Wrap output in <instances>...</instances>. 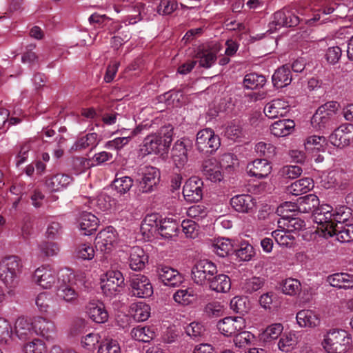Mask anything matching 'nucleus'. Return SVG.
<instances>
[{
    "label": "nucleus",
    "instance_id": "nucleus-1",
    "mask_svg": "<svg viewBox=\"0 0 353 353\" xmlns=\"http://www.w3.org/2000/svg\"><path fill=\"white\" fill-rule=\"evenodd\" d=\"M350 211V209L344 207L334 210L329 205L320 206L314 214V222L318 224V230L322 236L325 239L330 238L337 225H345V221L349 219Z\"/></svg>",
    "mask_w": 353,
    "mask_h": 353
},
{
    "label": "nucleus",
    "instance_id": "nucleus-2",
    "mask_svg": "<svg viewBox=\"0 0 353 353\" xmlns=\"http://www.w3.org/2000/svg\"><path fill=\"white\" fill-rule=\"evenodd\" d=\"M21 268V261L17 256L5 257L0 262V279L10 294H13L19 285Z\"/></svg>",
    "mask_w": 353,
    "mask_h": 353
},
{
    "label": "nucleus",
    "instance_id": "nucleus-3",
    "mask_svg": "<svg viewBox=\"0 0 353 353\" xmlns=\"http://www.w3.org/2000/svg\"><path fill=\"white\" fill-rule=\"evenodd\" d=\"M338 103L335 101L327 102L320 106L311 119L314 128L323 130L332 128L336 124V111Z\"/></svg>",
    "mask_w": 353,
    "mask_h": 353
},
{
    "label": "nucleus",
    "instance_id": "nucleus-4",
    "mask_svg": "<svg viewBox=\"0 0 353 353\" xmlns=\"http://www.w3.org/2000/svg\"><path fill=\"white\" fill-rule=\"evenodd\" d=\"M352 339L343 330L333 329L325 336L323 345L327 353L346 352Z\"/></svg>",
    "mask_w": 353,
    "mask_h": 353
},
{
    "label": "nucleus",
    "instance_id": "nucleus-5",
    "mask_svg": "<svg viewBox=\"0 0 353 353\" xmlns=\"http://www.w3.org/2000/svg\"><path fill=\"white\" fill-rule=\"evenodd\" d=\"M74 276L70 270H62L59 274V279H61V282L56 285L57 296L61 299L70 303H76L79 296V294L72 282Z\"/></svg>",
    "mask_w": 353,
    "mask_h": 353
},
{
    "label": "nucleus",
    "instance_id": "nucleus-6",
    "mask_svg": "<svg viewBox=\"0 0 353 353\" xmlns=\"http://www.w3.org/2000/svg\"><path fill=\"white\" fill-rule=\"evenodd\" d=\"M217 272L216 265L214 263L208 260H201L192 268V277L195 283L204 285Z\"/></svg>",
    "mask_w": 353,
    "mask_h": 353
},
{
    "label": "nucleus",
    "instance_id": "nucleus-7",
    "mask_svg": "<svg viewBox=\"0 0 353 353\" xmlns=\"http://www.w3.org/2000/svg\"><path fill=\"white\" fill-rule=\"evenodd\" d=\"M220 145L219 136L210 128L203 129L196 134V145L199 152L212 154L220 147Z\"/></svg>",
    "mask_w": 353,
    "mask_h": 353
},
{
    "label": "nucleus",
    "instance_id": "nucleus-8",
    "mask_svg": "<svg viewBox=\"0 0 353 353\" xmlns=\"http://www.w3.org/2000/svg\"><path fill=\"white\" fill-rule=\"evenodd\" d=\"M299 23V17L295 12L288 8H283L272 16L269 23L270 30L274 31L282 27H294Z\"/></svg>",
    "mask_w": 353,
    "mask_h": 353
},
{
    "label": "nucleus",
    "instance_id": "nucleus-9",
    "mask_svg": "<svg viewBox=\"0 0 353 353\" xmlns=\"http://www.w3.org/2000/svg\"><path fill=\"white\" fill-rule=\"evenodd\" d=\"M59 274L60 272L58 274L55 270L50 265H42L35 270L33 280L41 288L50 289L61 282Z\"/></svg>",
    "mask_w": 353,
    "mask_h": 353
},
{
    "label": "nucleus",
    "instance_id": "nucleus-10",
    "mask_svg": "<svg viewBox=\"0 0 353 353\" xmlns=\"http://www.w3.org/2000/svg\"><path fill=\"white\" fill-rule=\"evenodd\" d=\"M141 176L137 179L139 192L142 193L152 192L160 179L159 170L152 166H145L141 169Z\"/></svg>",
    "mask_w": 353,
    "mask_h": 353
},
{
    "label": "nucleus",
    "instance_id": "nucleus-11",
    "mask_svg": "<svg viewBox=\"0 0 353 353\" xmlns=\"http://www.w3.org/2000/svg\"><path fill=\"white\" fill-rule=\"evenodd\" d=\"M123 284L124 277L120 271H109L102 280L101 290L105 296L111 297L121 292Z\"/></svg>",
    "mask_w": 353,
    "mask_h": 353
},
{
    "label": "nucleus",
    "instance_id": "nucleus-12",
    "mask_svg": "<svg viewBox=\"0 0 353 353\" xmlns=\"http://www.w3.org/2000/svg\"><path fill=\"white\" fill-rule=\"evenodd\" d=\"M132 294L139 298H148L153 294V288L149 279L145 275L134 274L130 279Z\"/></svg>",
    "mask_w": 353,
    "mask_h": 353
},
{
    "label": "nucleus",
    "instance_id": "nucleus-13",
    "mask_svg": "<svg viewBox=\"0 0 353 353\" xmlns=\"http://www.w3.org/2000/svg\"><path fill=\"white\" fill-rule=\"evenodd\" d=\"M35 305L41 313L48 315L50 318H56L61 311L54 296L48 292L39 293L35 298Z\"/></svg>",
    "mask_w": 353,
    "mask_h": 353
},
{
    "label": "nucleus",
    "instance_id": "nucleus-14",
    "mask_svg": "<svg viewBox=\"0 0 353 353\" xmlns=\"http://www.w3.org/2000/svg\"><path fill=\"white\" fill-rule=\"evenodd\" d=\"M332 145L338 148H344L353 141V125L343 124L336 128L329 137Z\"/></svg>",
    "mask_w": 353,
    "mask_h": 353
},
{
    "label": "nucleus",
    "instance_id": "nucleus-15",
    "mask_svg": "<svg viewBox=\"0 0 353 353\" xmlns=\"http://www.w3.org/2000/svg\"><path fill=\"white\" fill-rule=\"evenodd\" d=\"M245 327V321L241 316L226 317L219 321L217 328L224 336L235 335Z\"/></svg>",
    "mask_w": 353,
    "mask_h": 353
},
{
    "label": "nucleus",
    "instance_id": "nucleus-16",
    "mask_svg": "<svg viewBox=\"0 0 353 353\" xmlns=\"http://www.w3.org/2000/svg\"><path fill=\"white\" fill-rule=\"evenodd\" d=\"M203 183L198 177L190 178L183 185V194L188 202H197L203 197Z\"/></svg>",
    "mask_w": 353,
    "mask_h": 353
},
{
    "label": "nucleus",
    "instance_id": "nucleus-17",
    "mask_svg": "<svg viewBox=\"0 0 353 353\" xmlns=\"http://www.w3.org/2000/svg\"><path fill=\"white\" fill-rule=\"evenodd\" d=\"M117 234L113 228H107L99 232L95 239V246L101 252H109L117 243Z\"/></svg>",
    "mask_w": 353,
    "mask_h": 353
},
{
    "label": "nucleus",
    "instance_id": "nucleus-18",
    "mask_svg": "<svg viewBox=\"0 0 353 353\" xmlns=\"http://www.w3.org/2000/svg\"><path fill=\"white\" fill-rule=\"evenodd\" d=\"M34 332L47 340L54 339L56 326L52 321L43 316H36L33 319Z\"/></svg>",
    "mask_w": 353,
    "mask_h": 353
},
{
    "label": "nucleus",
    "instance_id": "nucleus-19",
    "mask_svg": "<svg viewBox=\"0 0 353 353\" xmlns=\"http://www.w3.org/2000/svg\"><path fill=\"white\" fill-rule=\"evenodd\" d=\"M191 145L188 140L176 141L172 149L171 155L174 165L179 168H183L188 162V151Z\"/></svg>",
    "mask_w": 353,
    "mask_h": 353
},
{
    "label": "nucleus",
    "instance_id": "nucleus-20",
    "mask_svg": "<svg viewBox=\"0 0 353 353\" xmlns=\"http://www.w3.org/2000/svg\"><path fill=\"white\" fill-rule=\"evenodd\" d=\"M290 110V106L288 101L281 99H275L265 105L263 112L267 117L273 119L285 117Z\"/></svg>",
    "mask_w": 353,
    "mask_h": 353
},
{
    "label": "nucleus",
    "instance_id": "nucleus-21",
    "mask_svg": "<svg viewBox=\"0 0 353 353\" xmlns=\"http://www.w3.org/2000/svg\"><path fill=\"white\" fill-rule=\"evenodd\" d=\"M256 200L250 194H238L230 199V205L240 213H252L256 209Z\"/></svg>",
    "mask_w": 353,
    "mask_h": 353
},
{
    "label": "nucleus",
    "instance_id": "nucleus-22",
    "mask_svg": "<svg viewBox=\"0 0 353 353\" xmlns=\"http://www.w3.org/2000/svg\"><path fill=\"white\" fill-rule=\"evenodd\" d=\"M248 172L252 176L264 179L271 172L272 166L266 159H256L248 165Z\"/></svg>",
    "mask_w": 353,
    "mask_h": 353
},
{
    "label": "nucleus",
    "instance_id": "nucleus-23",
    "mask_svg": "<svg viewBox=\"0 0 353 353\" xmlns=\"http://www.w3.org/2000/svg\"><path fill=\"white\" fill-rule=\"evenodd\" d=\"M202 172L204 176L212 182H219L223 178L221 165L214 159H208L203 162Z\"/></svg>",
    "mask_w": 353,
    "mask_h": 353
},
{
    "label": "nucleus",
    "instance_id": "nucleus-24",
    "mask_svg": "<svg viewBox=\"0 0 353 353\" xmlns=\"http://www.w3.org/2000/svg\"><path fill=\"white\" fill-rule=\"evenodd\" d=\"M199 66L208 69L211 68L217 59L216 51L205 46H200L195 54Z\"/></svg>",
    "mask_w": 353,
    "mask_h": 353
},
{
    "label": "nucleus",
    "instance_id": "nucleus-25",
    "mask_svg": "<svg viewBox=\"0 0 353 353\" xmlns=\"http://www.w3.org/2000/svg\"><path fill=\"white\" fill-rule=\"evenodd\" d=\"M129 265L135 271L141 270L148 262V256L143 248L139 246L131 248L129 251Z\"/></svg>",
    "mask_w": 353,
    "mask_h": 353
},
{
    "label": "nucleus",
    "instance_id": "nucleus-26",
    "mask_svg": "<svg viewBox=\"0 0 353 353\" xmlns=\"http://www.w3.org/2000/svg\"><path fill=\"white\" fill-rule=\"evenodd\" d=\"M297 212L299 213H310L314 212L313 216L316 211L320 208L319 199L317 196L313 194H307L304 196L299 198L296 202Z\"/></svg>",
    "mask_w": 353,
    "mask_h": 353
},
{
    "label": "nucleus",
    "instance_id": "nucleus-27",
    "mask_svg": "<svg viewBox=\"0 0 353 353\" xmlns=\"http://www.w3.org/2000/svg\"><path fill=\"white\" fill-rule=\"evenodd\" d=\"M141 150L147 154H159L167 151L163 144L162 137L158 134L147 136L144 139Z\"/></svg>",
    "mask_w": 353,
    "mask_h": 353
},
{
    "label": "nucleus",
    "instance_id": "nucleus-28",
    "mask_svg": "<svg viewBox=\"0 0 353 353\" xmlns=\"http://www.w3.org/2000/svg\"><path fill=\"white\" fill-rule=\"evenodd\" d=\"M87 313L90 319L97 323H103L108 321V313L103 303L91 301L87 307Z\"/></svg>",
    "mask_w": 353,
    "mask_h": 353
},
{
    "label": "nucleus",
    "instance_id": "nucleus-29",
    "mask_svg": "<svg viewBox=\"0 0 353 353\" xmlns=\"http://www.w3.org/2000/svg\"><path fill=\"white\" fill-rule=\"evenodd\" d=\"M159 279L165 285L170 287L179 286L183 281V277L179 272L169 267H162L158 270Z\"/></svg>",
    "mask_w": 353,
    "mask_h": 353
},
{
    "label": "nucleus",
    "instance_id": "nucleus-30",
    "mask_svg": "<svg viewBox=\"0 0 353 353\" xmlns=\"http://www.w3.org/2000/svg\"><path fill=\"white\" fill-rule=\"evenodd\" d=\"M72 181V177L66 174L59 173L46 177V185L52 192H57L66 188Z\"/></svg>",
    "mask_w": 353,
    "mask_h": 353
},
{
    "label": "nucleus",
    "instance_id": "nucleus-31",
    "mask_svg": "<svg viewBox=\"0 0 353 353\" xmlns=\"http://www.w3.org/2000/svg\"><path fill=\"white\" fill-rule=\"evenodd\" d=\"M98 218L91 212H83L79 219V229L84 235H91L97 228Z\"/></svg>",
    "mask_w": 353,
    "mask_h": 353
},
{
    "label": "nucleus",
    "instance_id": "nucleus-32",
    "mask_svg": "<svg viewBox=\"0 0 353 353\" xmlns=\"http://www.w3.org/2000/svg\"><path fill=\"white\" fill-rule=\"evenodd\" d=\"M327 281L331 286L339 289L353 288V274L345 272L335 273L327 276Z\"/></svg>",
    "mask_w": 353,
    "mask_h": 353
},
{
    "label": "nucleus",
    "instance_id": "nucleus-33",
    "mask_svg": "<svg viewBox=\"0 0 353 353\" xmlns=\"http://www.w3.org/2000/svg\"><path fill=\"white\" fill-rule=\"evenodd\" d=\"M33 321L30 322L28 319L20 317L14 324V333L19 339L25 341L33 336L34 332Z\"/></svg>",
    "mask_w": 353,
    "mask_h": 353
},
{
    "label": "nucleus",
    "instance_id": "nucleus-34",
    "mask_svg": "<svg viewBox=\"0 0 353 353\" xmlns=\"http://www.w3.org/2000/svg\"><path fill=\"white\" fill-rule=\"evenodd\" d=\"M209 288L216 292L225 293L231 288L230 277L224 274H214L207 283Z\"/></svg>",
    "mask_w": 353,
    "mask_h": 353
},
{
    "label": "nucleus",
    "instance_id": "nucleus-35",
    "mask_svg": "<svg viewBox=\"0 0 353 353\" xmlns=\"http://www.w3.org/2000/svg\"><path fill=\"white\" fill-rule=\"evenodd\" d=\"M101 141V138L95 132L88 133L77 139L72 149L74 150H83L88 148H95Z\"/></svg>",
    "mask_w": 353,
    "mask_h": 353
},
{
    "label": "nucleus",
    "instance_id": "nucleus-36",
    "mask_svg": "<svg viewBox=\"0 0 353 353\" xmlns=\"http://www.w3.org/2000/svg\"><path fill=\"white\" fill-rule=\"evenodd\" d=\"M292 81L290 66L284 65L278 68L272 75V83L277 88H282L288 85Z\"/></svg>",
    "mask_w": 353,
    "mask_h": 353
},
{
    "label": "nucleus",
    "instance_id": "nucleus-37",
    "mask_svg": "<svg viewBox=\"0 0 353 353\" xmlns=\"http://www.w3.org/2000/svg\"><path fill=\"white\" fill-rule=\"evenodd\" d=\"M314 187V182L311 178L306 177L299 179L287 188L289 194L298 196L307 193Z\"/></svg>",
    "mask_w": 353,
    "mask_h": 353
},
{
    "label": "nucleus",
    "instance_id": "nucleus-38",
    "mask_svg": "<svg viewBox=\"0 0 353 353\" xmlns=\"http://www.w3.org/2000/svg\"><path fill=\"white\" fill-rule=\"evenodd\" d=\"M296 321L301 327H314L319 325L320 319L311 310H301L296 314Z\"/></svg>",
    "mask_w": 353,
    "mask_h": 353
},
{
    "label": "nucleus",
    "instance_id": "nucleus-39",
    "mask_svg": "<svg viewBox=\"0 0 353 353\" xmlns=\"http://www.w3.org/2000/svg\"><path fill=\"white\" fill-rule=\"evenodd\" d=\"M294 122L290 119L279 120L270 127L271 133L275 137H285L291 133Z\"/></svg>",
    "mask_w": 353,
    "mask_h": 353
},
{
    "label": "nucleus",
    "instance_id": "nucleus-40",
    "mask_svg": "<svg viewBox=\"0 0 353 353\" xmlns=\"http://www.w3.org/2000/svg\"><path fill=\"white\" fill-rule=\"evenodd\" d=\"M334 234L331 237L336 236V239L341 243H348L353 241V224L336 225Z\"/></svg>",
    "mask_w": 353,
    "mask_h": 353
},
{
    "label": "nucleus",
    "instance_id": "nucleus-41",
    "mask_svg": "<svg viewBox=\"0 0 353 353\" xmlns=\"http://www.w3.org/2000/svg\"><path fill=\"white\" fill-rule=\"evenodd\" d=\"M131 314L137 321H146L150 315V307L149 305L138 302L130 306Z\"/></svg>",
    "mask_w": 353,
    "mask_h": 353
},
{
    "label": "nucleus",
    "instance_id": "nucleus-42",
    "mask_svg": "<svg viewBox=\"0 0 353 353\" xmlns=\"http://www.w3.org/2000/svg\"><path fill=\"white\" fill-rule=\"evenodd\" d=\"M272 236L281 246L291 248L294 244V236L283 228L273 231Z\"/></svg>",
    "mask_w": 353,
    "mask_h": 353
},
{
    "label": "nucleus",
    "instance_id": "nucleus-43",
    "mask_svg": "<svg viewBox=\"0 0 353 353\" xmlns=\"http://www.w3.org/2000/svg\"><path fill=\"white\" fill-rule=\"evenodd\" d=\"M278 223L279 228L286 230L291 234L296 231H300L305 226L304 221L299 218L292 216L279 220Z\"/></svg>",
    "mask_w": 353,
    "mask_h": 353
},
{
    "label": "nucleus",
    "instance_id": "nucleus-44",
    "mask_svg": "<svg viewBox=\"0 0 353 353\" xmlns=\"http://www.w3.org/2000/svg\"><path fill=\"white\" fill-rule=\"evenodd\" d=\"M266 79L263 75L250 73L245 76L243 85L246 89L255 90L263 88Z\"/></svg>",
    "mask_w": 353,
    "mask_h": 353
},
{
    "label": "nucleus",
    "instance_id": "nucleus-45",
    "mask_svg": "<svg viewBox=\"0 0 353 353\" xmlns=\"http://www.w3.org/2000/svg\"><path fill=\"white\" fill-rule=\"evenodd\" d=\"M112 185L121 194L128 192L133 185V179L128 176H122L119 173L113 181Z\"/></svg>",
    "mask_w": 353,
    "mask_h": 353
},
{
    "label": "nucleus",
    "instance_id": "nucleus-46",
    "mask_svg": "<svg viewBox=\"0 0 353 353\" xmlns=\"http://www.w3.org/2000/svg\"><path fill=\"white\" fill-rule=\"evenodd\" d=\"M131 336L137 341L146 343L154 337L155 333L150 327L138 326L132 330Z\"/></svg>",
    "mask_w": 353,
    "mask_h": 353
},
{
    "label": "nucleus",
    "instance_id": "nucleus-47",
    "mask_svg": "<svg viewBox=\"0 0 353 353\" xmlns=\"http://www.w3.org/2000/svg\"><path fill=\"white\" fill-rule=\"evenodd\" d=\"M159 216L158 214H148L143 220L141 225V230L143 234L157 230L159 225Z\"/></svg>",
    "mask_w": 353,
    "mask_h": 353
},
{
    "label": "nucleus",
    "instance_id": "nucleus-48",
    "mask_svg": "<svg viewBox=\"0 0 353 353\" xmlns=\"http://www.w3.org/2000/svg\"><path fill=\"white\" fill-rule=\"evenodd\" d=\"M264 284L262 278L253 276L247 279L241 283V289L248 294H252L261 289Z\"/></svg>",
    "mask_w": 353,
    "mask_h": 353
},
{
    "label": "nucleus",
    "instance_id": "nucleus-49",
    "mask_svg": "<svg viewBox=\"0 0 353 353\" xmlns=\"http://www.w3.org/2000/svg\"><path fill=\"white\" fill-rule=\"evenodd\" d=\"M230 308L241 315L246 314L249 309V302L245 297L235 296L230 301Z\"/></svg>",
    "mask_w": 353,
    "mask_h": 353
},
{
    "label": "nucleus",
    "instance_id": "nucleus-50",
    "mask_svg": "<svg viewBox=\"0 0 353 353\" xmlns=\"http://www.w3.org/2000/svg\"><path fill=\"white\" fill-rule=\"evenodd\" d=\"M283 326L281 323H273L266 327L262 334V337L265 341H271L276 339L282 333Z\"/></svg>",
    "mask_w": 353,
    "mask_h": 353
},
{
    "label": "nucleus",
    "instance_id": "nucleus-51",
    "mask_svg": "<svg viewBox=\"0 0 353 353\" xmlns=\"http://www.w3.org/2000/svg\"><path fill=\"white\" fill-rule=\"evenodd\" d=\"M296 344L295 335L292 333L283 334L278 343L279 349L283 352H288L292 350Z\"/></svg>",
    "mask_w": 353,
    "mask_h": 353
},
{
    "label": "nucleus",
    "instance_id": "nucleus-52",
    "mask_svg": "<svg viewBox=\"0 0 353 353\" xmlns=\"http://www.w3.org/2000/svg\"><path fill=\"white\" fill-rule=\"evenodd\" d=\"M12 335L11 324L6 319L0 318V344H8Z\"/></svg>",
    "mask_w": 353,
    "mask_h": 353
},
{
    "label": "nucleus",
    "instance_id": "nucleus-53",
    "mask_svg": "<svg viewBox=\"0 0 353 353\" xmlns=\"http://www.w3.org/2000/svg\"><path fill=\"white\" fill-rule=\"evenodd\" d=\"M184 329L186 334L194 341H199L205 331L203 326L198 322H192Z\"/></svg>",
    "mask_w": 353,
    "mask_h": 353
},
{
    "label": "nucleus",
    "instance_id": "nucleus-54",
    "mask_svg": "<svg viewBox=\"0 0 353 353\" xmlns=\"http://www.w3.org/2000/svg\"><path fill=\"white\" fill-rule=\"evenodd\" d=\"M282 291L288 295H295L301 291V283L297 279L288 278L283 283Z\"/></svg>",
    "mask_w": 353,
    "mask_h": 353
},
{
    "label": "nucleus",
    "instance_id": "nucleus-55",
    "mask_svg": "<svg viewBox=\"0 0 353 353\" xmlns=\"http://www.w3.org/2000/svg\"><path fill=\"white\" fill-rule=\"evenodd\" d=\"M157 231L163 238L169 239L175 234L176 232V225L173 221H160Z\"/></svg>",
    "mask_w": 353,
    "mask_h": 353
},
{
    "label": "nucleus",
    "instance_id": "nucleus-56",
    "mask_svg": "<svg viewBox=\"0 0 353 353\" xmlns=\"http://www.w3.org/2000/svg\"><path fill=\"white\" fill-rule=\"evenodd\" d=\"M75 254L78 259L91 260L94 256V250L90 244L83 243L77 246Z\"/></svg>",
    "mask_w": 353,
    "mask_h": 353
},
{
    "label": "nucleus",
    "instance_id": "nucleus-57",
    "mask_svg": "<svg viewBox=\"0 0 353 353\" xmlns=\"http://www.w3.org/2000/svg\"><path fill=\"white\" fill-rule=\"evenodd\" d=\"M232 242L228 239H221L218 240L214 245L215 252L221 256L225 257L233 250Z\"/></svg>",
    "mask_w": 353,
    "mask_h": 353
},
{
    "label": "nucleus",
    "instance_id": "nucleus-58",
    "mask_svg": "<svg viewBox=\"0 0 353 353\" xmlns=\"http://www.w3.org/2000/svg\"><path fill=\"white\" fill-rule=\"evenodd\" d=\"M253 247L248 243H243L240 248L235 250V254L239 261H248L254 256Z\"/></svg>",
    "mask_w": 353,
    "mask_h": 353
},
{
    "label": "nucleus",
    "instance_id": "nucleus-59",
    "mask_svg": "<svg viewBox=\"0 0 353 353\" xmlns=\"http://www.w3.org/2000/svg\"><path fill=\"white\" fill-rule=\"evenodd\" d=\"M99 353H121V348L116 340L105 339L100 345Z\"/></svg>",
    "mask_w": 353,
    "mask_h": 353
},
{
    "label": "nucleus",
    "instance_id": "nucleus-60",
    "mask_svg": "<svg viewBox=\"0 0 353 353\" xmlns=\"http://www.w3.org/2000/svg\"><path fill=\"white\" fill-rule=\"evenodd\" d=\"M303 172L302 168L299 165H285L279 171L281 176L285 179H294L299 177Z\"/></svg>",
    "mask_w": 353,
    "mask_h": 353
},
{
    "label": "nucleus",
    "instance_id": "nucleus-61",
    "mask_svg": "<svg viewBox=\"0 0 353 353\" xmlns=\"http://www.w3.org/2000/svg\"><path fill=\"white\" fill-rule=\"evenodd\" d=\"M46 350L44 343L40 339H34L23 346L24 353H43Z\"/></svg>",
    "mask_w": 353,
    "mask_h": 353
},
{
    "label": "nucleus",
    "instance_id": "nucleus-62",
    "mask_svg": "<svg viewBox=\"0 0 353 353\" xmlns=\"http://www.w3.org/2000/svg\"><path fill=\"white\" fill-rule=\"evenodd\" d=\"M297 211V208L295 203L286 201L281 203L276 209V213L281 216L279 220L283 219H288L291 216L289 213Z\"/></svg>",
    "mask_w": 353,
    "mask_h": 353
},
{
    "label": "nucleus",
    "instance_id": "nucleus-63",
    "mask_svg": "<svg viewBox=\"0 0 353 353\" xmlns=\"http://www.w3.org/2000/svg\"><path fill=\"white\" fill-rule=\"evenodd\" d=\"M193 298L192 290L190 291L188 290H179L173 295L174 300L182 305H188L192 302Z\"/></svg>",
    "mask_w": 353,
    "mask_h": 353
},
{
    "label": "nucleus",
    "instance_id": "nucleus-64",
    "mask_svg": "<svg viewBox=\"0 0 353 353\" xmlns=\"http://www.w3.org/2000/svg\"><path fill=\"white\" fill-rule=\"evenodd\" d=\"M204 312L209 317H218L223 314V306L218 302L209 303L205 305Z\"/></svg>",
    "mask_w": 353,
    "mask_h": 353
}]
</instances>
